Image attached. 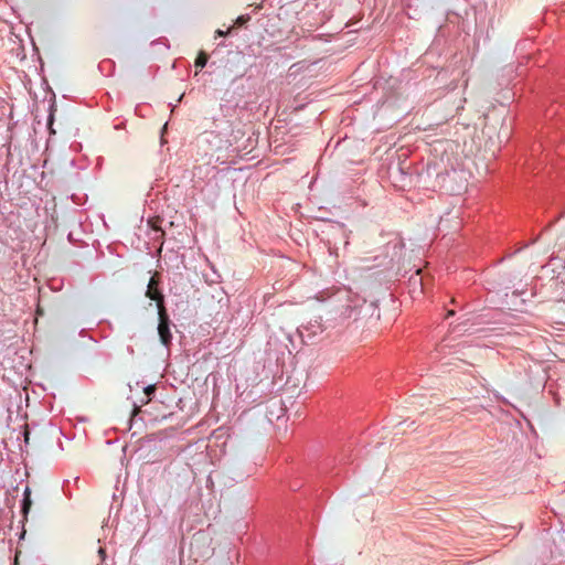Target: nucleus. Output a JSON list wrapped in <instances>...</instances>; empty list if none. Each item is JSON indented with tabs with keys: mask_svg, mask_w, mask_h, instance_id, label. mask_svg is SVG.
I'll use <instances>...</instances> for the list:
<instances>
[{
	"mask_svg": "<svg viewBox=\"0 0 565 565\" xmlns=\"http://www.w3.org/2000/svg\"><path fill=\"white\" fill-rule=\"evenodd\" d=\"M243 74L237 75L230 84V87L224 92L221 98L220 108L225 117H231L235 114L239 107L244 95V86H235L237 78L242 77Z\"/></svg>",
	"mask_w": 565,
	"mask_h": 565,
	"instance_id": "obj_1",
	"label": "nucleus"
},
{
	"mask_svg": "<svg viewBox=\"0 0 565 565\" xmlns=\"http://www.w3.org/2000/svg\"><path fill=\"white\" fill-rule=\"evenodd\" d=\"M286 349H288L289 353L294 350L292 348L290 349L289 345H286Z\"/></svg>",
	"mask_w": 565,
	"mask_h": 565,
	"instance_id": "obj_20",
	"label": "nucleus"
},
{
	"mask_svg": "<svg viewBox=\"0 0 565 565\" xmlns=\"http://www.w3.org/2000/svg\"><path fill=\"white\" fill-rule=\"evenodd\" d=\"M122 127H124V122H120V124L115 126V129H121Z\"/></svg>",
	"mask_w": 565,
	"mask_h": 565,
	"instance_id": "obj_19",
	"label": "nucleus"
},
{
	"mask_svg": "<svg viewBox=\"0 0 565 565\" xmlns=\"http://www.w3.org/2000/svg\"><path fill=\"white\" fill-rule=\"evenodd\" d=\"M159 323H158V334L160 338V342L169 349L172 343V333L170 330L171 321L169 319V315L167 310H162L158 312Z\"/></svg>",
	"mask_w": 565,
	"mask_h": 565,
	"instance_id": "obj_4",
	"label": "nucleus"
},
{
	"mask_svg": "<svg viewBox=\"0 0 565 565\" xmlns=\"http://www.w3.org/2000/svg\"><path fill=\"white\" fill-rule=\"evenodd\" d=\"M53 122V114H50L49 116V126H51Z\"/></svg>",
	"mask_w": 565,
	"mask_h": 565,
	"instance_id": "obj_18",
	"label": "nucleus"
},
{
	"mask_svg": "<svg viewBox=\"0 0 565 565\" xmlns=\"http://www.w3.org/2000/svg\"><path fill=\"white\" fill-rule=\"evenodd\" d=\"M354 311H355V308L353 306H351L350 303H347L341 307L340 317L342 319H350V318H352Z\"/></svg>",
	"mask_w": 565,
	"mask_h": 565,
	"instance_id": "obj_7",
	"label": "nucleus"
},
{
	"mask_svg": "<svg viewBox=\"0 0 565 565\" xmlns=\"http://www.w3.org/2000/svg\"><path fill=\"white\" fill-rule=\"evenodd\" d=\"M233 29H234L233 26H232V28H230L227 31H223V30H221V29H217V30L215 31V36H226L227 34H231V33H232V30H233Z\"/></svg>",
	"mask_w": 565,
	"mask_h": 565,
	"instance_id": "obj_12",
	"label": "nucleus"
},
{
	"mask_svg": "<svg viewBox=\"0 0 565 565\" xmlns=\"http://www.w3.org/2000/svg\"><path fill=\"white\" fill-rule=\"evenodd\" d=\"M159 284H160V280H159L158 275H153L149 279L147 290H146V297L149 298L150 300L156 301L158 312L162 311V310H167L166 303H164V296L159 288Z\"/></svg>",
	"mask_w": 565,
	"mask_h": 565,
	"instance_id": "obj_3",
	"label": "nucleus"
},
{
	"mask_svg": "<svg viewBox=\"0 0 565 565\" xmlns=\"http://www.w3.org/2000/svg\"><path fill=\"white\" fill-rule=\"evenodd\" d=\"M98 555L100 556V558L104 561L105 557H106V551L104 547H99L98 550Z\"/></svg>",
	"mask_w": 565,
	"mask_h": 565,
	"instance_id": "obj_14",
	"label": "nucleus"
},
{
	"mask_svg": "<svg viewBox=\"0 0 565 565\" xmlns=\"http://www.w3.org/2000/svg\"><path fill=\"white\" fill-rule=\"evenodd\" d=\"M390 246H392V248H393L394 250H396V249L402 250V248L404 247V244H403V242H402V241H394V242H390V243H388V247H390Z\"/></svg>",
	"mask_w": 565,
	"mask_h": 565,
	"instance_id": "obj_11",
	"label": "nucleus"
},
{
	"mask_svg": "<svg viewBox=\"0 0 565 565\" xmlns=\"http://www.w3.org/2000/svg\"><path fill=\"white\" fill-rule=\"evenodd\" d=\"M413 285H419L420 286V290H423V281H422V277L419 275V270L416 271L415 276H413L411 278Z\"/></svg>",
	"mask_w": 565,
	"mask_h": 565,
	"instance_id": "obj_9",
	"label": "nucleus"
},
{
	"mask_svg": "<svg viewBox=\"0 0 565 565\" xmlns=\"http://www.w3.org/2000/svg\"><path fill=\"white\" fill-rule=\"evenodd\" d=\"M250 20V15L249 14H243V15H239L235 23L238 25V26H243L245 23H247L248 21Z\"/></svg>",
	"mask_w": 565,
	"mask_h": 565,
	"instance_id": "obj_8",
	"label": "nucleus"
},
{
	"mask_svg": "<svg viewBox=\"0 0 565 565\" xmlns=\"http://www.w3.org/2000/svg\"><path fill=\"white\" fill-rule=\"evenodd\" d=\"M287 339H288V341L290 342L291 348H292L294 350H297V345H296V343H295L294 337H292L291 334H287Z\"/></svg>",
	"mask_w": 565,
	"mask_h": 565,
	"instance_id": "obj_13",
	"label": "nucleus"
},
{
	"mask_svg": "<svg viewBox=\"0 0 565 565\" xmlns=\"http://www.w3.org/2000/svg\"><path fill=\"white\" fill-rule=\"evenodd\" d=\"M207 61H209V55L205 52L200 51L195 58L194 66L198 70H202L207 64Z\"/></svg>",
	"mask_w": 565,
	"mask_h": 565,
	"instance_id": "obj_6",
	"label": "nucleus"
},
{
	"mask_svg": "<svg viewBox=\"0 0 565 565\" xmlns=\"http://www.w3.org/2000/svg\"><path fill=\"white\" fill-rule=\"evenodd\" d=\"M31 507H32L31 489L26 486L23 491V499L21 502V512L24 518H26L28 513L30 512Z\"/></svg>",
	"mask_w": 565,
	"mask_h": 565,
	"instance_id": "obj_5",
	"label": "nucleus"
},
{
	"mask_svg": "<svg viewBox=\"0 0 565 565\" xmlns=\"http://www.w3.org/2000/svg\"><path fill=\"white\" fill-rule=\"evenodd\" d=\"M167 126H168V124L166 122L164 126L161 129V136H163V132L167 130ZM163 141H164L163 137H161V143H163Z\"/></svg>",
	"mask_w": 565,
	"mask_h": 565,
	"instance_id": "obj_15",
	"label": "nucleus"
},
{
	"mask_svg": "<svg viewBox=\"0 0 565 565\" xmlns=\"http://www.w3.org/2000/svg\"><path fill=\"white\" fill-rule=\"evenodd\" d=\"M324 330L326 328L322 324L321 318H316L310 320L307 324L299 327L296 335L299 338L301 344H313Z\"/></svg>",
	"mask_w": 565,
	"mask_h": 565,
	"instance_id": "obj_2",
	"label": "nucleus"
},
{
	"mask_svg": "<svg viewBox=\"0 0 565 565\" xmlns=\"http://www.w3.org/2000/svg\"><path fill=\"white\" fill-rule=\"evenodd\" d=\"M29 435H30V433L28 430H25L24 431V441H25V444L29 443Z\"/></svg>",
	"mask_w": 565,
	"mask_h": 565,
	"instance_id": "obj_17",
	"label": "nucleus"
},
{
	"mask_svg": "<svg viewBox=\"0 0 565 565\" xmlns=\"http://www.w3.org/2000/svg\"><path fill=\"white\" fill-rule=\"evenodd\" d=\"M106 65H110V62L109 61H104L99 64V68L102 70L104 66Z\"/></svg>",
	"mask_w": 565,
	"mask_h": 565,
	"instance_id": "obj_16",
	"label": "nucleus"
},
{
	"mask_svg": "<svg viewBox=\"0 0 565 565\" xmlns=\"http://www.w3.org/2000/svg\"><path fill=\"white\" fill-rule=\"evenodd\" d=\"M156 392V386L154 385H148L145 387V394L148 396V401L151 399L152 395L154 394Z\"/></svg>",
	"mask_w": 565,
	"mask_h": 565,
	"instance_id": "obj_10",
	"label": "nucleus"
},
{
	"mask_svg": "<svg viewBox=\"0 0 565 565\" xmlns=\"http://www.w3.org/2000/svg\"><path fill=\"white\" fill-rule=\"evenodd\" d=\"M451 315H454V311L452 310L448 311V316H451Z\"/></svg>",
	"mask_w": 565,
	"mask_h": 565,
	"instance_id": "obj_21",
	"label": "nucleus"
}]
</instances>
